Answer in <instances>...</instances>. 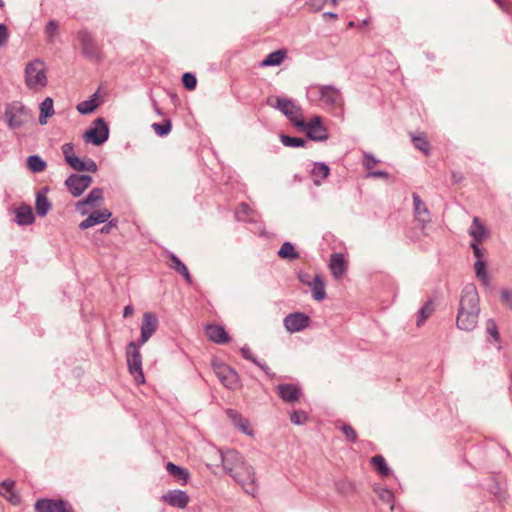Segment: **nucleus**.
Here are the masks:
<instances>
[{
	"mask_svg": "<svg viewBox=\"0 0 512 512\" xmlns=\"http://www.w3.org/2000/svg\"><path fill=\"white\" fill-rule=\"evenodd\" d=\"M323 16H324V17H330V18H333V19H336V18H337V15H336V14H333V13H325Z\"/></svg>",
	"mask_w": 512,
	"mask_h": 512,
	"instance_id": "e2e57ef3",
	"label": "nucleus"
},
{
	"mask_svg": "<svg viewBox=\"0 0 512 512\" xmlns=\"http://www.w3.org/2000/svg\"><path fill=\"white\" fill-rule=\"evenodd\" d=\"M505 12H510L512 4L509 0H494Z\"/></svg>",
	"mask_w": 512,
	"mask_h": 512,
	"instance_id": "bf43d9fd",
	"label": "nucleus"
},
{
	"mask_svg": "<svg viewBox=\"0 0 512 512\" xmlns=\"http://www.w3.org/2000/svg\"><path fill=\"white\" fill-rule=\"evenodd\" d=\"M222 465L228 473L247 493L256 492L255 473L244 457L236 450H227L222 453Z\"/></svg>",
	"mask_w": 512,
	"mask_h": 512,
	"instance_id": "f257e3e1",
	"label": "nucleus"
},
{
	"mask_svg": "<svg viewBox=\"0 0 512 512\" xmlns=\"http://www.w3.org/2000/svg\"><path fill=\"white\" fill-rule=\"evenodd\" d=\"M27 165L33 172H42L46 168V163L38 156H30Z\"/></svg>",
	"mask_w": 512,
	"mask_h": 512,
	"instance_id": "37998d69",
	"label": "nucleus"
},
{
	"mask_svg": "<svg viewBox=\"0 0 512 512\" xmlns=\"http://www.w3.org/2000/svg\"><path fill=\"white\" fill-rule=\"evenodd\" d=\"M376 492H377L379 499L382 502L389 504L390 510H393L394 509V501H395V496H394L393 492L386 488H380Z\"/></svg>",
	"mask_w": 512,
	"mask_h": 512,
	"instance_id": "a19ab883",
	"label": "nucleus"
},
{
	"mask_svg": "<svg viewBox=\"0 0 512 512\" xmlns=\"http://www.w3.org/2000/svg\"><path fill=\"white\" fill-rule=\"evenodd\" d=\"M62 153L66 163L77 171L96 172L97 165L91 160H83L75 155L74 146L72 143H65L62 146Z\"/></svg>",
	"mask_w": 512,
	"mask_h": 512,
	"instance_id": "9b49d317",
	"label": "nucleus"
},
{
	"mask_svg": "<svg viewBox=\"0 0 512 512\" xmlns=\"http://www.w3.org/2000/svg\"><path fill=\"white\" fill-rule=\"evenodd\" d=\"M206 335L214 343L226 344L230 341V336L225 328L218 324H209L206 326Z\"/></svg>",
	"mask_w": 512,
	"mask_h": 512,
	"instance_id": "aec40b11",
	"label": "nucleus"
},
{
	"mask_svg": "<svg viewBox=\"0 0 512 512\" xmlns=\"http://www.w3.org/2000/svg\"><path fill=\"white\" fill-rule=\"evenodd\" d=\"M278 255H279V257H281L283 259L292 260V259L298 258V254L295 251L294 246L289 242H286L281 246V248L278 252Z\"/></svg>",
	"mask_w": 512,
	"mask_h": 512,
	"instance_id": "ea45409f",
	"label": "nucleus"
},
{
	"mask_svg": "<svg viewBox=\"0 0 512 512\" xmlns=\"http://www.w3.org/2000/svg\"><path fill=\"white\" fill-rule=\"evenodd\" d=\"M470 235L473 237L474 242L471 244L474 255L477 258L475 262V272L476 276L479 280H481L484 284L487 283L488 277L485 270V263L483 262V254L478 247V243L482 242L488 236V231L486 227L481 223L479 218H474L472 226L470 228Z\"/></svg>",
	"mask_w": 512,
	"mask_h": 512,
	"instance_id": "20e7f679",
	"label": "nucleus"
},
{
	"mask_svg": "<svg viewBox=\"0 0 512 512\" xmlns=\"http://www.w3.org/2000/svg\"><path fill=\"white\" fill-rule=\"evenodd\" d=\"M285 57L286 52L284 50L272 52L261 62V66H278L283 62Z\"/></svg>",
	"mask_w": 512,
	"mask_h": 512,
	"instance_id": "f704fd0d",
	"label": "nucleus"
},
{
	"mask_svg": "<svg viewBox=\"0 0 512 512\" xmlns=\"http://www.w3.org/2000/svg\"><path fill=\"white\" fill-rule=\"evenodd\" d=\"M78 39L81 43L83 53L91 58H97L100 55V49L93 40L92 36L86 31L78 32Z\"/></svg>",
	"mask_w": 512,
	"mask_h": 512,
	"instance_id": "a211bd4d",
	"label": "nucleus"
},
{
	"mask_svg": "<svg viewBox=\"0 0 512 512\" xmlns=\"http://www.w3.org/2000/svg\"><path fill=\"white\" fill-rule=\"evenodd\" d=\"M486 330L488 334L494 339V341L499 340V332L497 329V325L493 320H488L486 323Z\"/></svg>",
	"mask_w": 512,
	"mask_h": 512,
	"instance_id": "3c124183",
	"label": "nucleus"
},
{
	"mask_svg": "<svg viewBox=\"0 0 512 512\" xmlns=\"http://www.w3.org/2000/svg\"><path fill=\"white\" fill-rule=\"evenodd\" d=\"M337 3H338V0H331V4H332L333 6H336V5H337Z\"/></svg>",
	"mask_w": 512,
	"mask_h": 512,
	"instance_id": "0e129e2a",
	"label": "nucleus"
},
{
	"mask_svg": "<svg viewBox=\"0 0 512 512\" xmlns=\"http://www.w3.org/2000/svg\"><path fill=\"white\" fill-rule=\"evenodd\" d=\"M463 179V176L461 174L453 173L452 174V180L454 183H458Z\"/></svg>",
	"mask_w": 512,
	"mask_h": 512,
	"instance_id": "680f3d73",
	"label": "nucleus"
},
{
	"mask_svg": "<svg viewBox=\"0 0 512 512\" xmlns=\"http://www.w3.org/2000/svg\"><path fill=\"white\" fill-rule=\"evenodd\" d=\"M182 83L184 85V87L188 90H194L196 88V85H197V79L196 77L191 74V73H185L183 76H182Z\"/></svg>",
	"mask_w": 512,
	"mask_h": 512,
	"instance_id": "49530a36",
	"label": "nucleus"
},
{
	"mask_svg": "<svg viewBox=\"0 0 512 512\" xmlns=\"http://www.w3.org/2000/svg\"><path fill=\"white\" fill-rule=\"evenodd\" d=\"M166 470L170 475H172L178 482H180L181 485H185L189 479V472L181 468L177 465H175L172 462H168L166 464Z\"/></svg>",
	"mask_w": 512,
	"mask_h": 512,
	"instance_id": "c85d7f7f",
	"label": "nucleus"
},
{
	"mask_svg": "<svg viewBox=\"0 0 512 512\" xmlns=\"http://www.w3.org/2000/svg\"><path fill=\"white\" fill-rule=\"evenodd\" d=\"M327 0H307V4L314 11H319L322 9Z\"/></svg>",
	"mask_w": 512,
	"mask_h": 512,
	"instance_id": "6e6d98bb",
	"label": "nucleus"
},
{
	"mask_svg": "<svg viewBox=\"0 0 512 512\" xmlns=\"http://www.w3.org/2000/svg\"><path fill=\"white\" fill-rule=\"evenodd\" d=\"M15 483L13 481H3L0 483V495L6 498L11 504L18 505L20 497L14 490Z\"/></svg>",
	"mask_w": 512,
	"mask_h": 512,
	"instance_id": "393cba45",
	"label": "nucleus"
},
{
	"mask_svg": "<svg viewBox=\"0 0 512 512\" xmlns=\"http://www.w3.org/2000/svg\"><path fill=\"white\" fill-rule=\"evenodd\" d=\"M117 224H118V220L112 219L108 222V224H106L105 226H103L101 228L100 232L103 234H109L113 228L117 227Z\"/></svg>",
	"mask_w": 512,
	"mask_h": 512,
	"instance_id": "4d7b16f0",
	"label": "nucleus"
},
{
	"mask_svg": "<svg viewBox=\"0 0 512 512\" xmlns=\"http://www.w3.org/2000/svg\"><path fill=\"white\" fill-rule=\"evenodd\" d=\"M319 276L317 273H309V272H300L299 273V280L301 283L307 285L308 287L311 285V283L316 280V278Z\"/></svg>",
	"mask_w": 512,
	"mask_h": 512,
	"instance_id": "8fccbe9b",
	"label": "nucleus"
},
{
	"mask_svg": "<svg viewBox=\"0 0 512 512\" xmlns=\"http://www.w3.org/2000/svg\"><path fill=\"white\" fill-rule=\"evenodd\" d=\"M48 77L46 65L43 61L35 59L25 67V84L34 92H39L47 86Z\"/></svg>",
	"mask_w": 512,
	"mask_h": 512,
	"instance_id": "39448f33",
	"label": "nucleus"
},
{
	"mask_svg": "<svg viewBox=\"0 0 512 512\" xmlns=\"http://www.w3.org/2000/svg\"><path fill=\"white\" fill-rule=\"evenodd\" d=\"M240 353H241V355H242L245 359H247V360H249V361H252V362H253L254 364H256L258 367H260V368H261V369L266 373V375H268V376H272V374L270 373V369L268 368V366H267V365H265V364H262V363L258 362V361L256 360V358L253 356V353H252V351H251V349H250L249 347H242V348L240 349Z\"/></svg>",
	"mask_w": 512,
	"mask_h": 512,
	"instance_id": "4c0bfd02",
	"label": "nucleus"
},
{
	"mask_svg": "<svg viewBox=\"0 0 512 512\" xmlns=\"http://www.w3.org/2000/svg\"><path fill=\"white\" fill-rule=\"evenodd\" d=\"M412 141L415 148L422 151L425 155L429 154L430 145L424 134L413 137Z\"/></svg>",
	"mask_w": 512,
	"mask_h": 512,
	"instance_id": "79ce46f5",
	"label": "nucleus"
},
{
	"mask_svg": "<svg viewBox=\"0 0 512 512\" xmlns=\"http://www.w3.org/2000/svg\"><path fill=\"white\" fill-rule=\"evenodd\" d=\"M161 500L172 507L180 509L185 508L189 503L188 495L181 490H170L161 497Z\"/></svg>",
	"mask_w": 512,
	"mask_h": 512,
	"instance_id": "f3484780",
	"label": "nucleus"
},
{
	"mask_svg": "<svg viewBox=\"0 0 512 512\" xmlns=\"http://www.w3.org/2000/svg\"><path fill=\"white\" fill-rule=\"evenodd\" d=\"M109 136V128L102 118L94 121L93 126L89 128L83 135L85 142L94 145L103 144Z\"/></svg>",
	"mask_w": 512,
	"mask_h": 512,
	"instance_id": "f8f14e48",
	"label": "nucleus"
},
{
	"mask_svg": "<svg viewBox=\"0 0 512 512\" xmlns=\"http://www.w3.org/2000/svg\"><path fill=\"white\" fill-rule=\"evenodd\" d=\"M309 288L312 291V296L315 300L321 301L326 297L325 282L321 275L314 280Z\"/></svg>",
	"mask_w": 512,
	"mask_h": 512,
	"instance_id": "473e14b6",
	"label": "nucleus"
},
{
	"mask_svg": "<svg viewBox=\"0 0 512 512\" xmlns=\"http://www.w3.org/2000/svg\"><path fill=\"white\" fill-rule=\"evenodd\" d=\"M431 313L432 308L430 304H426L424 307H422L418 314L417 325H422L424 321L431 315Z\"/></svg>",
	"mask_w": 512,
	"mask_h": 512,
	"instance_id": "de8ad7c7",
	"label": "nucleus"
},
{
	"mask_svg": "<svg viewBox=\"0 0 512 512\" xmlns=\"http://www.w3.org/2000/svg\"><path fill=\"white\" fill-rule=\"evenodd\" d=\"M9 38V31L7 26L4 24H0V46H3L6 44Z\"/></svg>",
	"mask_w": 512,
	"mask_h": 512,
	"instance_id": "5fc2aeb1",
	"label": "nucleus"
},
{
	"mask_svg": "<svg viewBox=\"0 0 512 512\" xmlns=\"http://www.w3.org/2000/svg\"><path fill=\"white\" fill-rule=\"evenodd\" d=\"M330 173V169L323 163H316L311 171V176L315 185H320Z\"/></svg>",
	"mask_w": 512,
	"mask_h": 512,
	"instance_id": "7c9ffc66",
	"label": "nucleus"
},
{
	"mask_svg": "<svg viewBox=\"0 0 512 512\" xmlns=\"http://www.w3.org/2000/svg\"><path fill=\"white\" fill-rule=\"evenodd\" d=\"M290 419L291 422H293L294 424L300 425L304 424L307 421L308 415L304 411H294L290 415Z\"/></svg>",
	"mask_w": 512,
	"mask_h": 512,
	"instance_id": "09e8293b",
	"label": "nucleus"
},
{
	"mask_svg": "<svg viewBox=\"0 0 512 512\" xmlns=\"http://www.w3.org/2000/svg\"><path fill=\"white\" fill-rule=\"evenodd\" d=\"M309 324L310 317L300 312L289 314L284 319V326L291 333L299 332L308 327Z\"/></svg>",
	"mask_w": 512,
	"mask_h": 512,
	"instance_id": "4468645a",
	"label": "nucleus"
},
{
	"mask_svg": "<svg viewBox=\"0 0 512 512\" xmlns=\"http://www.w3.org/2000/svg\"><path fill=\"white\" fill-rule=\"evenodd\" d=\"M267 104L279 109L296 127L303 125L302 109L292 99L272 95L267 98Z\"/></svg>",
	"mask_w": 512,
	"mask_h": 512,
	"instance_id": "423d86ee",
	"label": "nucleus"
},
{
	"mask_svg": "<svg viewBox=\"0 0 512 512\" xmlns=\"http://www.w3.org/2000/svg\"><path fill=\"white\" fill-rule=\"evenodd\" d=\"M277 389L279 396L285 402H296L301 397V390L296 384H281Z\"/></svg>",
	"mask_w": 512,
	"mask_h": 512,
	"instance_id": "4be33fe9",
	"label": "nucleus"
},
{
	"mask_svg": "<svg viewBox=\"0 0 512 512\" xmlns=\"http://www.w3.org/2000/svg\"><path fill=\"white\" fill-rule=\"evenodd\" d=\"M169 260H170V268H172L177 273H179L181 276H183V278L186 280V282L191 283V275H190L186 265L174 254L169 255Z\"/></svg>",
	"mask_w": 512,
	"mask_h": 512,
	"instance_id": "c756f323",
	"label": "nucleus"
},
{
	"mask_svg": "<svg viewBox=\"0 0 512 512\" xmlns=\"http://www.w3.org/2000/svg\"><path fill=\"white\" fill-rule=\"evenodd\" d=\"M227 415L231 419L233 424L236 427H238L243 433L250 436L253 435V429L248 419L244 418L241 414L232 409L227 410Z\"/></svg>",
	"mask_w": 512,
	"mask_h": 512,
	"instance_id": "5701e85b",
	"label": "nucleus"
},
{
	"mask_svg": "<svg viewBox=\"0 0 512 512\" xmlns=\"http://www.w3.org/2000/svg\"><path fill=\"white\" fill-rule=\"evenodd\" d=\"M478 294L474 287H467L461 297L460 308L457 316L458 328L470 331L473 330L478 322Z\"/></svg>",
	"mask_w": 512,
	"mask_h": 512,
	"instance_id": "7ed1b4c3",
	"label": "nucleus"
},
{
	"mask_svg": "<svg viewBox=\"0 0 512 512\" xmlns=\"http://www.w3.org/2000/svg\"><path fill=\"white\" fill-rule=\"evenodd\" d=\"M329 268L335 279H341L347 271V260L341 253H335L331 256Z\"/></svg>",
	"mask_w": 512,
	"mask_h": 512,
	"instance_id": "412c9836",
	"label": "nucleus"
},
{
	"mask_svg": "<svg viewBox=\"0 0 512 512\" xmlns=\"http://www.w3.org/2000/svg\"><path fill=\"white\" fill-rule=\"evenodd\" d=\"M101 101L97 94H94L90 99L80 102L77 105V110L81 114L92 113L99 105Z\"/></svg>",
	"mask_w": 512,
	"mask_h": 512,
	"instance_id": "72a5a7b5",
	"label": "nucleus"
},
{
	"mask_svg": "<svg viewBox=\"0 0 512 512\" xmlns=\"http://www.w3.org/2000/svg\"><path fill=\"white\" fill-rule=\"evenodd\" d=\"M280 139H281L282 144L287 147H304L305 146V140L302 138L281 135Z\"/></svg>",
	"mask_w": 512,
	"mask_h": 512,
	"instance_id": "a18cd8bd",
	"label": "nucleus"
},
{
	"mask_svg": "<svg viewBox=\"0 0 512 512\" xmlns=\"http://www.w3.org/2000/svg\"><path fill=\"white\" fill-rule=\"evenodd\" d=\"M235 216L240 221H254L256 214L248 204L242 202L236 207Z\"/></svg>",
	"mask_w": 512,
	"mask_h": 512,
	"instance_id": "2f4dec72",
	"label": "nucleus"
},
{
	"mask_svg": "<svg viewBox=\"0 0 512 512\" xmlns=\"http://www.w3.org/2000/svg\"><path fill=\"white\" fill-rule=\"evenodd\" d=\"M58 29V22L51 20L46 26L45 33L49 39H52L58 33Z\"/></svg>",
	"mask_w": 512,
	"mask_h": 512,
	"instance_id": "603ef678",
	"label": "nucleus"
},
{
	"mask_svg": "<svg viewBox=\"0 0 512 512\" xmlns=\"http://www.w3.org/2000/svg\"><path fill=\"white\" fill-rule=\"evenodd\" d=\"M47 191V188H42L36 194V212L39 216H45L51 208Z\"/></svg>",
	"mask_w": 512,
	"mask_h": 512,
	"instance_id": "a878e982",
	"label": "nucleus"
},
{
	"mask_svg": "<svg viewBox=\"0 0 512 512\" xmlns=\"http://www.w3.org/2000/svg\"><path fill=\"white\" fill-rule=\"evenodd\" d=\"M127 365L130 374L133 376L136 383L143 384L144 374L142 371V357L139 351V345L134 342H131L127 346Z\"/></svg>",
	"mask_w": 512,
	"mask_h": 512,
	"instance_id": "9d476101",
	"label": "nucleus"
},
{
	"mask_svg": "<svg viewBox=\"0 0 512 512\" xmlns=\"http://www.w3.org/2000/svg\"><path fill=\"white\" fill-rule=\"evenodd\" d=\"M37 512H70L71 506L62 500L43 499L35 504Z\"/></svg>",
	"mask_w": 512,
	"mask_h": 512,
	"instance_id": "dca6fc26",
	"label": "nucleus"
},
{
	"mask_svg": "<svg viewBox=\"0 0 512 512\" xmlns=\"http://www.w3.org/2000/svg\"><path fill=\"white\" fill-rule=\"evenodd\" d=\"M39 123L41 125H45L48 122V119L52 117L55 113L53 99L50 97L45 98L39 106Z\"/></svg>",
	"mask_w": 512,
	"mask_h": 512,
	"instance_id": "bb28decb",
	"label": "nucleus"
},
{
	"mask_svg": "<svg viewBox=\"0 0 512 512\" xmlns=\"http://www.w3.org/2000/svg\"><path fill=\"white\" fill-rule=\"evenodd\" d=\"M16 221L19 225H30L34 222L32 208L28 205L19 206L16 211Z\"/></svg>",
	"mask_w": 512,
	"mask_h": 512,
	"instance_id": "cd10ccee",
	"label": "nucleus"
},
{
	"mask_svg": "<svg viewBox=\"0 0 512 512\" xmlns=\"http://www.w3.org/2000/svg\"><path fill=\"white\" fill-rule=\"evenodd\" d=\"M413 200H414V206H415V213L416 217L421 221H426V216L428 215V210L425 207L424 203L420 199V197L417 194H413Z\"/></svg>",
	"mask_w": 512,
	"mask_h": 512,
	"instance_id": "58836bf2",
	"label": "nucleus"
},
{
	"mask_svg": "<svg viewBox=\"0 0 512 512\" xmlns=\"http://www.w3.org/2000/svg\"><path fill=\"white\" fill-rule=\"evenodd\" d=\"M4 6V3L2 0H0V7H3Z\"/></svg>",
	"mask_w": 512,
	"mask_h": 512,
	"instance_id": "69168bd1",
	"label": "nucleus"
},
{
	"mask_svg": "<svg viewBox=\"0 0 512 512\" xmlns=\"http://www.w3.org/2000/svg\"><path fill=\"white\" fill-rule=\"evenodd\" d=\"M112 213L108 209L93 211L86 219H84L79 227L82 230L88 229L96 224L104 223L108 221Z\"/></svg>",
	"mask_w": 512,
	"mask_h": 512,
	"instance_id": "6ab92c4d",
	"label": "nucleus"
},
{
	"mask_svg": "<svg viewBox=\"0 0 512 512\" xmlns=\"http://www.w3.org/2000/svg\"><path fill=\"white\" fill-rule=\"evenodd\" d=\"M306 96L311 104L326 109L334 116H343L344 99L341 92L336 87L312 84L307 88Z\"/></svg>",
	"mask_w": 512,
	"mask_h": 512,
	"instance_id": "f03ea898",
	"label": "nucleus"
},
{
	"mask_svg": "<svg viewBox=\"0 0 512 512\" xmlns=\"http://www.w3.org/2000/svg\"><path fill=\"white\" fill-rule=\"evenodd\" d=\"M103 199V191L100 188H94L90 191L86 199L80 200L76 203V208L81 212L82 215L87 213L85 209L86 205H94L96 202Z\"/></svg>",
	"mask_w": 512,
	"mask_h": 512,
	"instance_id": "b1692460",
	"label": "nucleus"
},
{
	"mask_svg": "<svg viewBox=\"0 0 512 512\" xmlns=\"http://www.w3.org/2000/svg\"><path fill=\"white\" fill-rule=\"evenodd\" d=\"M297 128L305 131L308 138L314 141H325L329 137L328 128L319 115L312 116L308 121L303 117V125H298Z\"/></svg>",
	"mask_w": 512,
	"mask_h": 512,
	"instance_id": "6e6552de",
	"label": "nucleus"
},
{
	"mask_svg": "<svg viewBox=\"0 0 512 512\" xmlns=\"http://www.w3.org/2000/svg\"><path fill=\"white\" fill-rule=\"evenodd\" d=\"M501 300L512 308V292L503 290L501 292Z\"/></svg>",
	"mask_w": 512,
	"mask_h": 512,
	"instance_id": "13d9d810",
	"label": "nucleus"
},
{
	"mask_svg": "<svg viewBox=\"0 0 512 512\" xmlns=\"http://www.w3.org/2000/svg\"><path fill=\"white\" fill-rule=\"evenodd\" d=\"M152 128L158 136L163 137L170 133L172 124H171V121L167 119L161 124L160 123L152 124Z\"/></svg>",
	"mask_w": 512,
	"mask_h": 512,
	"instance_id": "c03bdc74",
	"label": "nucleus"
},
{
	"mask_svg": "<svg viewBox=\"0 0 512 512\" xmlns=\"http://www.w3.org/2000/svg\"><path fill=\"white\" fill-rule=\"evenodd\" d=\"M371 464L381 477L389 476L390 469L383 456L376 455L372 457Z\"/></svg>",
	"mask_w": 512,
	"mask_h": 512,
	"instance_id": "c9c22d12",
	"label": "nucleus"
},
{
	"mask_svg": "<svg viewBox=\"0 0 512 512\" xmlns=\"http://www.w3.org/2000/svg\"><path fill=\"white\" fill-rule=\"evenodd\" d=\"M212 368L221 382V384L229 390H237L241 387V381L238 373L229 365L218 361H212Z\"/></svg>",
	"mask_w": 512,
	"mask_h": 512,
	"instance_id": "0eeeda50",
	"label": "nucleus"
},
{
	"mask_svg": "<svg viewBox=\"0 0 512 512\" xmlns=\"http://www.w3.org/2000/svg\"><path fill=\"white\" fill-rule=\"evenodd\" d=\"M378 161L371 155L366 154L364 156L363 165L366 170L369 171V175L373 177H385L386 173L375 170Z\"/></svg>",
	"mask_w": 512,
	"mask_h": 512,
	"instance_id": "e433bc0d",
	"label": "nucleus"
},
{
	"mask_svg": "<svg viewBox=\"0 0 512 512\" xmlns=\"http://www.w3.org/2000/svg\"><path fill=\"white\" fill-rule=\"evenodd\" d=\"M70 193L77 197L80 196L91 184L92 178L88 175L73 174L65 182Z\"/></svg>",
	"mask_w": 512,
	"mask_h": 512,
	"instance_id": "ddd939ff",
	"label": "nucleus"
},
{
	"mask_svg": "<svg viewBox=\"0 0 512 512\" xmlns=\"http://www.w3.org/2000/svg\"><path fill=\"white\" fill-rule=\"evenodd\" d=\"M157 327V316L152 312L144 313L141 325V337L139 345L146 343L150 339V337L155 333Z\"/></svg>",
	"mask_w": 512,
	"mask_h": 512,
	"instance_id": "2eb2a0df",
	"label": "nucleus"
},
{
	"mask_svg": "<svg viewBox=\"0 0 512 512\" xmlns=\"http://www.w3.org/2000/svg\"><path fill=\"white\" fill-rule=\"evenodd\" d=\"M342 432L344 433L345 437L350 441H355L357 438L356 431L351 427L350 425L344 424L341 427Z\"/></svg>",
	"mask_w": 512,
	"mask_h": 512,
	"instance_id": "864d4df0",
	"label": "nucleus"
},
{
	"mask_svg": "<svg viewBox=\"0 0 512 512\" xmlns=\"http://www.w3.org/2000/svg\"><path fill=\"white\" fill-rule=\"evenodd\" d=\"M133 313H134V309H133V307H132L131 305H127V306L124 308L123 316H124L125 318H127V317L132 316V315H133Z\"/></svg>",
	"mask_w": 512,
	"mask_h": 512,
	"instance_id": "052dcab7",
	"label": "nucleus"
},
{
	"mask_svg": "<svg viewBox=\"0 0 512 512\" xmlns=\"http://www.w3.org/2000/svg\"><path fill=\"white\" fill-rule=\"evenodd\" d=\"M70 512H73L72 510H70Z\"/></svg>",
	"mask_w": 512,
	"mask_h": 512,
	"instance_id": "338daca9",
	"label": "nucleus"
},
{
	"mask_svg": "<svg viewBox=\"0 0 512 512\" xmlns=\"http://www.w3.org/2000/svg\"><path fill=\"white\" fill-rule=\"evenodd\" d=\"M5 120L11 129L22 127L31 118V113L20 102L8 104L4 114Z\"/></svg>",
	"mask_w": 512,
	"mask_h": 512,
	"instance_id": "1a4fd4ad",
	"label": "nucleus"
}]
</instances>
